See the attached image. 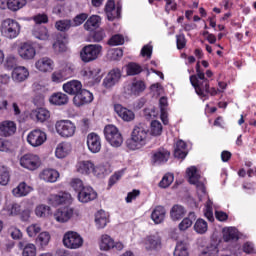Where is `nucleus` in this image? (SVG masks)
<instances>
[{
  "mask_svg": "<svg viewBox=\"0 0 256 256\" xmlns=\"http://www.w3.org/2000/svg\"><path fill=\"white\" fill-rule=\"evenodd\" d=\"M149 143V129L143 124L134 126L130 139L126 140V147L130 151L143 149Z\"/></svg>",
  "mask_w": 256,
  "mask_h": 256,
  "instance_id": "nucleus-1",
  "label": "nucleus"
},
{
  "mask_svg": "<svg viewBox=\"0 0 256 256\" xmlns=\"http://www.w3.org/2000/svg\"><path fill=\"white\" fill-rule=\"evenodd\" d=\"M190 83L194 87L197 95L202 99L207 97L205 93L209 87V79L205 78V72L201 70V64H196V75L190 76Z\"/></svg>",
  "mask_w": 256,
  "mask_h": 256,
  "instance_id": "nucleus-2",
  "label": "nucleus"
},
{
  "mask_svg": "<svg viewBox=\"0 0 256 256\" xmlns=\"http://www.w3.org/2000/svg\"><path fill=\"white\" fill-rule=\"evenodd\" d=\"M0 32L6 39H17L21 33V25L16 20L8 18L2 21Z\"/></svg>",
  "mask_w": 256,
  "mask_h": 256,
  "instance_id": "nucleus-3",
  "label": "nucleus"
},
{
  "mask_svg": "<svg viewBox=\"0 0 256 256\" xmlns=\"http://www.w3.org/2000/svg\"><path fill=\"white\" fill-rule=\"evenodd\" d=\"M102 51L103 46L100 44H88L80 51V59L83 63H91L99 59V55H101Z\"/></svg>",
  "mask_w": 256,
  "mask_h": 256,
  "instance_id": "nucleus-4",
  "label": "nucleus"
},
{
  "mask_svg": "<svg viewBox=\"0 0 256 256\" xmlns=\"http://www.w3.org/2000/svg\"><path fill=\"white\" fill-rule=\"evenodd\" d=\"M62 243L66 249H81L83 247V237L75 231H67Z\"/></svg>",
  "mask_w": 256,
  "mask_h": 256,
  "instance_id": "nucleus-5",
  "label": "nucleus"
},
{
  "mask_svg": "<svg viewBox=\"0 0 256 256\" xmlns=\"http://www.w3.org/2000/svg\"><path fill=\"white\" fill-rule=\"evenodd\" d=\"M122 77L123 70L119 68H112L103 79L102 85L105 87V89H113L115 85L120 83Z\"/></svg>",
  "mask_w": 256,
  "mask_h": 256,
  "instance_id": "nucleus-6",
  "label": "nucleus"
},
{
  "mask_svg": "<svg viewBox=\"0 0 256 256\" xmlns=\"http://www.w3.org/2000/svg\"><path fill=\"white\" fill-rule=\"evenodd\" d=\"M188 181L191 185H195L197 192L205 195V184L201 181V175L197 172V167L192 166L186 170Z\"/></svg>",
  "mask_w": 256,
  "mask_h": 256,
  "instance_id": "nucleus-7",
  "label": "nucleus"
},
{
  "mask_svg": "<svg viewBox=\"0 0 256 256\" xmlns=\"http://www.w3.org/2000/svg\"><path fill=\"white\" fill-rule=\"evenodd\" d=\"M77 127L70 120H60L56 123V131L61 137H73Z\"/></svg>",
  "mask_w": 256,
  "mask_h": 256,
  "instance_id": "nucleus-8",
  "label": "nucleus"
},
{
  "mask_svg": "<svg viewBox=\"0 0 256 256\" xmlns=\"http://www.w3.org/2000/svg\"><path fill=\"white\" fill-rule=\"evenodd\" d=\"M27 141L32 147H41L47 141V134L39 129L32 130L27 136Z\"/></svg>",
  "mask_w": 256,
  "mask_h": 256,
  "instance_id": "nucleus-9",
  "label": "nucleus"
},
{
  "mask_svg": "<svg viewBox=\"0 0 256 256\" xmlns=\"http://www.w3.org/2000/svg\"><path fill=\"white\" fill-rule=\"evenodd\" d=\"M70 77H73V67L71 65H65L60 70L54 71L51 75L53 83H63Z\"/></svg>",
  "mask_w": 256,
  "mask_h": 256,
  "instance_id": "nucleus-10",
  "label": "nucleus"
},
{
  "mask_svg": "<svg viewBox=\"0 0 256 256\" xmlns=\"http://www.w3.org/2000/svg\"><path fill=\"white\" fill-rule=\"evenodd\" d=\"M20 165L24 167V169L35 171L40 165L39 156L35 154H25L20 158Z\"/></svg>",
  "mask_w": 256,
  "mask_h": 256,
  "instance_id": "nucleus-11",
  "label": "nucleus"
},
{
  "mask_svg": "<svg viewBox=\"0 0 256 256\" xmlns=\"http://www.w3.org/2000/svg\"><path fill=\"white\" fill-rule=\"evenodd\" d=\"M93 102V93L86 89H82L81 92L77 93L73 98L75 107H83V105H89Z\"/></svg>",
  "mask_w": 256,
  "mask_h": 256,
  "instance_id": "nucleus-12",
  "label": "nucleus"
},
{
  "mask_svg": "<svg viewBox=\"0 0 256 256\" xmlns=\"http://www.w3.org/2000/svg\"><path fill=\"white\" fill-rule=\"evenodd\" d=\"M105 13L108 21H115V19L121 17V2H118L115 8V1L109 0L105 5Z\"/></svg>",
  "mask_w": 256,
  "mask_h": 256,
  "instance_id": "nucleus-13",
  "label": "nucleus"
},
{
  "mask_svg": "<svg viewBox=\"0 0 256 256\" xmlns=\"http://www.w3.org/2000/svg\"><path fill=\"white\" fill-rule=\"evenodd\" d=\"M18 53L20 57L25 61H31V59H35V56L37 55L35 47H33V45L29 42L22 43L18 49Z\"/></svg>",
  "mask_w": 256,
  "mask_h": 256,
  "instance_id": "nucleus-14",
  "label": "nucleus"
},
{
  "mask_svg": "<svg viewBox=\"0 0 256 256\" xmlns=\"http://www.w3.org/2000/svg\"><path fill=\"white\" fill-rule=\"evenodd\" d=\"M87 147L91 153L101 151V137L99 134L92 132L87 135Z\"/></svg>",
  "mask_w": 256,
  "mask_h": 256,
  "instance_id": "nucleus-15",
  "label": "nucleus"
},
{
  "mask_svg": "<svg viewBox=\"0 0 256 256\" xmlns=\"http://www.w3.org/2000/svg\"><path fill=\"white\" fill-rule=\"evenodd\" d=\"M169 157H171V152L165 148H159L152 155V163L153 165H163L169 161Z\"/></svg>",
  "mask_w": 256,
  "mask_h": 256,
  "instance_id": "nucleus-16",
  "label": "nucleus"
},
{
  "mask_svg": "<svg viewBox=\"0 0 256 256\" xmlns=\"http://www.w3.org/2000/svg\"><path fill=\"white\" fill-rule=\"evenodd\" d=\"M97 199V191L91 186H85L81 192L78 193V200L80 203H89Z\"/></svg>",
  "mask_w": 256,
  "mask_h": 256,
  "instance_id": "nucleus-17",
  "label": "nucleus"
},
{
  "mask_svg": "<svg viewBox=\"0 0 256 256\" xmlns=\"http://www.w3.org/2000/svg\"><path fill=\"white\" fill-rule=\"evenodd\" d=\"M71 199V194L67 192H60L58 194H52L48 197L49 205L52 207H59V205H63V203H67Z\"/></svg>",
  "mask_w": 256,
  "mask_h": 256,
  "instance_id": "nucleus-18",
  "label": "nucleus"
},
{
  "mask_svg": "<svg viewBox=\"0 0 256 256\" xmlns=\"http://www.w3.org/2000/svg\"><path fill=\"white\" fill-rule=\"evenodd\" d=\"M74 210L71 207H62L59 208L55 213H54V219L58 223H67L71 217H73Z\"/></svg>",
  "mask_w": 256,
  "mask_h": 256,
  "instance_id": "nucleus-19",
  "label": "nucleus"
},
{
  "mask_svg": "<svg viewBox=\"0 0 256 256\" xmlns=\"http://www.w3.org/2000/svg\"><path fill=\"white\" fill-rule=\"evenodd\" d=\"M83 90V84L79 80H71L63 84V91L74 97Z\"/></svg>",
  "mask_w": 256,
  "mask_h": 256,
  "instance_id": "nucleus-20",
  "label": "nucleus"
},
{
  "mask_svg": "<svg viewBox=\"0 0 256 256\" xmlns=\"http://www.w3.org/2000/svg\"><path fill=\"white\" fill-rule=\"evenodd\" d=\"M114 111L120 119L126 122H131L135 119V113L126 107H123L121 104H114Z\"/></svg>",
  "mask_w": 256,
  "mask_h": 256,
  "instance_id": "nucleus-21",
  "label": "nucleus"
},
{
  "mask_svg": "<svg viewBox=\"0 0 256 256\" xmlns=\"http://www.w3.org/2000/svg\"><path fill=\"white\" fill-rule=\"evenodd\" d=\"M35 67L42 73H50L55 67V62L49 57H42L36 61Z\"/></svg>",
  "mask_w": 256,
  "mask_h": 256,
  "instance_id": "nucleus-22",
  "label": "nucleus"
},
{
  "mask_svg": "<svg viewBox=\"0 0 256 256\" xmlns=\"http://www.w3.org/2000/svg\"><path fill=\"white\" fill-rule=\"evenodd\" d=\"M17 131V125L13 121H4L0 123V136L1 137H11L15 135Z\"/></svg>",
  "mask_w": 256,
  "mask_h": 256,
  "instance_id": "nucleus-23",
  "label": "nucleus"
},
{
  "mask_svg": "<svg viewBox=\"0 0 256 256\" xmlns=\"http://www.w3.org/2000/svg\"><path fill=\"white\" fill-rule=\"evenodd\" d=\"M12 79L16 83H23L29 79V70L23 66L14 68L12 71Z\"/></svg>",
  "mask_w": 256,
  "mask_h": 256,
  "instance_id": "nucleus-24",
  "label": "nucleus"
},
{
  "mask_svg": "<svg viewBox=\"0 0 256 256\" xmlns=\"http://www.w3.org/2000/svg\"><path fill=\"white\" fill-rule=\"evenodd\" d=\"M146 251H159L161 249V237L158 235H151L145 241Z\"/></svg>",
  "mask_w": 256,
  "mask_h": 256,
  "instance_id": "nucleus-25",
  "label": "nucleus"
},
{
  "mask_svg": "<svg viewBox=\"0 0 256 256\" xmlns=\"http://www.w3.org/2000/svg\"><path fill=\"white\" fill-rule=\"evenodd\" d=\"M30 116L32 119H36L39 123H45V121L51 117V113L45 108H37L31 111Z\"/></svg>",
  "mask_w": 256,
  "mask_h": 256,
  "instance_id": "nucleus-26",
  "label": "nucleus"
},
{
  "mask_svg": "<svg viewBox=\"0 0 256 256\" xmlns=\"http://www.w3.org/2000/svg\"><path fill=\"white\" fill-rule=\"evenodd\" d=\"M40 179L46 183H57L59 172L55 169H45L40 173Z\"/></svg>",
  "mask_w": 256,
  "mask_h": 256,
  "instance_id": "nucleus-27",
  "label": "nucleus"
},
{
  "mask_svg": "<svg viewBox=\"0 0 256 256\" xmlns=\"http://www.w3.org/2000/svg\"><path fill=\"white\" fill-rule=\"evenodd\" d=\"M32 35L40 41H47V39H49V31L47 30V27L39 24L34 25Z\"/></svg>",
  "mask_w": 256,
  "mask_h": 256,
  "instance_id": "nucleus-28",
  "label": "nucleus"
},
{
  "mask_svg": "<svg viewBox=\"0 0 256 256\" xmlns=\"http://www.w3.org/2000/svg\"><path fill=\"white\" fill-rule=\"evenodd\" d=\"M166 213L167 211L165 210V207L156 206L151 213V219L156 225H159L160 223H163V221H165Z\"/></svg>",
  "mask_w": 256,
  "mask_h": 256,
  "instance_id": "nucleus-29",
  "label": "nucleus"
},
{
  "mask_svg": "<svg viewBox=\"0 0 256 256\" xmlns=\"http://www.w3.org/2000/svg\"><path fill=\"white\" fill-rule=\"evenodd\" d=\"M94 165L91 160H83L77 163L76 169L81 175H90V173H93Z\"/></svg>",
  "mask_w": 256,
  "mask_h": 256,
  "instance_id": "nucleus-30",
  "label": "nucleus"
},
{
  "mask_svg": "<svg viewBox=\"0 0 256 256\" xmlns=\"http://www.w3.org/2000/svg\"><path fill=\"white\" fill-rule=\"evenodd\" d=\"M187 143L183 140H179L176 142L174 148V157L176 159H185L187 157Z\"/></svg>",
  "mask_w": 256,
  "mask_h": 256,
  "instance_id": "nucleus-31",
  "label": "nucleus"
},
{
  "mask_svg": "<svg viewBox=\"0 0 256 256\" xmlns=\"http://www.w3.org/2000/svg\"><path fill=\"white\" fill-rule=\"evenodd\" d=\"M49 101L52 105H67L69 103V96L63 92H57L50 97Z\"/></svg>",
  "mask_w": 256,
  "mask_h": 256,
  "instance_id": "nucleus-32",
  "label": "nucleus"
},
{
  "mask_svg": "<svg viewBox=\"0 0 256 256\" xmlns=\"http://www.w3.org/2000/svg\"><path fill=\"white\" fill-rule=\"evenodd\" d=\"M33 191L31 186L27 185L25 182H21L16 188L12 190L15 197H27V194Z\"/></svg>",
  "mask_w": 256,
  "mask_h": 256,
  "instance_id": "nucleus-33",
  "label": "nucleus"
},
{
  "mask_svg": "<svg viewBox=\"0 0 256 256\" xmlns=\"http://www.w3.org/2000/svg\"><path fill=\"white\" fill-rule=\"evenodd\" d=\"M95 223L97 229H105V227H107V223H109L107 213H105L103 210L98 211L95 215Z\"/></svg>",
  "mask_w": 256,
  "mask_h": 256,
  "instance_id": "nucleus-34",
  "label": "nucleus"
},
{
  "mask_svg": "<svg viewBox=\"0 0 256 256\" xmlns=\"http://www.w3.org/2000/svg\"><path fill=\"white\" fill-rule=\"evenodd\" d=\"M146 88L147 86L143 80H134L129 86L132 95H141Z\"/></svg>",
  "mask_w": 256,
  "mask_h": 256,
  "instance_id": "nucleus-35",
  "label": "nucleus"
},
{
  "mask_svg": "<svg viewBox=\"0 0 256 256\" xmlns=\"http://www.w3.org/2000/svg\"><path fill=\"white\" fill-rule=\"evenodd\" d=\"M239 239V234H237V229L235 227H228L223 229V241L229 243V241H237Z\"/></svg>",
  "mask_w": 256,
  "mask_h": 256,
  "instance_id": "nucleus-36",
  "label": "nucleus"
},
{
  "mask_svg": "<svg viewBox=\"0 0 256 256\" xmlns=\"http://www.w3.org/2000/svg\"><path fill=\"white\" fill-rule=\"evenodd\" d=\"M71 153V145L68 143H60L58 144L55 155L58 159H65L66 156Z\"/></svg>",
  "mask_w": 256,
  "mask_h": 256,
  "instance_id": "nucleus-37",
  "label": "nucleus"
},
{
  "mask_svg": "<svg viewBox=\"0 0 256 256\" xmlns=\"http://www.w3.org/2000/svg\"><path fill=\"white\" fill-rule=\"evenodd\" d=\"M115 248V240L111 236L104 234L101 237L100 249L101 251H109V249Z\"/></svg>",
  "mask_w": 256,
  "mask_h": 256,
  "instance_id": "nucleus-38",
  "label": "nucleus"
},
{
  "mask_svg": "<svg viewBox=\"0 0 256 256\" xmlns=\"http://www.w3.org/2000/svg\"><path fill=\"white\" fill-rule=\"evenodd\" d=\"M101 25V17L97 15L91 16L84 24V29L86 31H93Z\"/></svg>",
  "mask_w": 256,
  "mask_h": 256,
  "instance_id": "nucleus-39",
  "label": "nucleus"
},
{
  "mask_svg": "<svg viewBox=\"0 0 256 256\" xmlns=\"http://www.w3.org/2000/svg\"><path fill=\"white\" fill-rule=\"evenodd\" d=\"M170 216L173 221L183 219L185 217V208L179 204L174 205L170 211Z\"/></svg>",
  "mask_w": 256,
  "mask_h": 256,
  "instance_id": "nucleus-40",
  "label": "nucleus"
},
{
  "mask_svg": "<svg viewBox=\"0 0 256 256\" xmlns=\"http://www.w3.org/2000/svg\"><path fill=\"white\" fill-rule=\"evenodd\" d=\"M27 5V0H7V8L10 11H19V9H23Z\"/></svg>",
  "mask_w": 256,
  "mask_h": 256,
  "instance_id": "nucleus-41",
  "label": "nucleus"
},
{
  "mask_svg": "<svg viewBox=\"0 0 256 256\" xmlns=\"http://www.w3.org/2000/svg\"><path fill=\"white\" fill-rule=\"evenodd\" d=\"M196 216L195 212H190L187 218H184L179 224L180 231H187L191 225H193V221H195Z\"/></svg>",
  "mask_w": 256,
  "mask_h": 256,
  "instance_id": "nucleus-42",
  "label": "nucleus"
},
{
  "mask_svg": "<svg viewBox=\"0 0 256 256\" xmlns=\"http://www.w3.org/2000/svg\"><path fill=\"white\" fill-rule=\"evenodd\" d=\"M22 256H37V247L33 243L24 240Z\"/></svg>",
  "mask_w": 256,
  "mask_h": 256,
  "instance_id": "nucleus-43",
  "label": "nucleus"
},
{
  "mask_svg": "<svg viewBox=\"0 0 256 256\" xmlns=\"http://www.w3.org/2000/svg\"><path fill=\"white\" fill-rule=\"evenodd\" d=\"M207 229V221H205L204 219L200 218L194 224V231H196V233H198L199 235L207 233Z\"/></svg>",
  "mask_w": 256,
  "mask_h": 256,
  "instance_id": "nucleus-44",
  "label": "nucleus"
},
{
  "mask_svg": "<svg viewBox=\"0 0 256 256\" xmlns=\"http://www.w3.org/2000/svg\"><path fill=\"white\" fill-rule=\"evenodd\" d=\"M51 241V234L47 231L41 232L36 238V243L42 247H47Z\"/></svg>",
  "mask_w": 256,
  "mask_h": 256,
  "instance_id": "nucleus-45",
  "label": "nucleus"
},
{
  "mask_svg": "<svg viewBox=\"0 0 256 256\" xmlns=\"http://www.w3.org/2000/svg\"><path fill=\"white\" fill-rule=\"evenodd\" d=\"M163 133V125L157 120L151 122L150 134L154 137H159Z\"/></svg>",
  "mask_w": 256,
  "mask_h": 256,
  "instance_id": "nucleus-46",
  "label": "nucleus"
},
{
  "mask_svg": "<svg viewBox=\"0 0 256 256\" xmlns=\"http://www.w3.org/2000/svg\"><path fill=\"white\" fill-rule=\"evenodd\" d=\"M119 133V129L112 124L107 125L104 128V135L107 141H113V136Z\"/></svg>",
  "mask_w": 256,
  "mask_h": 256,
  "instance_id": "nucleus-47",
  "label": "nucleus"
},
{
  "mask_svg": "<svg viewBox=\"0 0 256 256\" xmlns=\"http://www.w3.org/2000/svg\"><path fill=\"white\" fill-rule=\"evenodd\" d=\"M143 71V68L135 62H131L126 66V73L127 75L133 76V75H139Z\"/></svg>",
  "mask_w": 256,
  "mask_h": 256,
  "instance_id": "nucleus-48",
  "label": "nucleus"
},
{
  "mask_svg": "<svg viewBox=\"0 0 256 256\" xmlns=\"http://www.w3.org/2000/svg\"><path fill=\"white\" fill-rule=\"evenodd\" d=\"M174 256H189V249L187 248V244L178 242L174 250Z\"/></svg>",
  "mask_w": 256,
  "mask_h": 256,
  "instance_id": "nucleus-49",
  "label": "nucleus"
},
{
  "mask_svg": "<svg viewBox=\"0 0 256 256\" xmlns=\"http://www.w3.org/2000/svg\"><path fill=\"white\" fill-rule=\"evenodd\" d=\"M10 179L9 169L5 166H0V185H7Z\"/></svg>",
  "mask_w": 256,
  "mask_h": 256,
  "instance_id": "nucleus-50",
  "label": "nucleus"
},
{
  "mask_svg": "<svg viewBox=\"0 0 256 256\" xmlns=\"http://www.w3.org/2000/svg\"><path fill=\"white\" fill-rule=\"evenodd\" d=\"M53 49L57 53H65L67 51V42L65 39H57L53 44Z\"/></svg>",
  "mask_w": 256,
  "mask_h": 256,
  "instance_id": "nucleus-51",
  "label": "nucleus"
},
{
  "mask_svg": "<svg viewBox=\"0 0 256 256\" xmlns=\"http://www.w3.org/2000/svg\"><path fill=\"white\" fill-rule=\"evenodd\" d=\"M174 179L175 176L172 173L166 174L159 182V187H161V189H167V187H169L171 183H173Z\"/></svg>",
  "mask_w": 256,
  "mask_h": 256,
  "instance_id": "nucleus-52",
  "label": "nucleus"
},
{
  "mask_svg": "<svg viewBox=\"0 0 256 256\" xmlns=\"http://www.w3.org/2000/svg\"><path fill=\"white\" fill-rule=\"evenodd\" d=\"M55 27L58 31H69L73 27L71 20L57 21Z\"/></svg>",
  "mask_w": 256,
  "mask_h": 256,
  "instance_id": "nucleus-53",
  "label": "nucleus"
},
{
  "mask_svg": "<svg viewBox=\"0 0 256 256\" xmlns=\"http://www.w3.org/2000/svg\"><path fill=\"white\" fill-rule=\"evenodd\" d=\"M107 141L112 147H121V145H123V136L121 135V132L118 131L112 136V140Z\"/></svg>",
  "mask_w": 256,
  "mask_h": 256,
  "instance_id": "nucleus-54",
  "label": "nucleus"
},
{
  "mask_svg": "<svg viewBox=\"0 0 256 256\" xmlns=\"http://www.w3.org/2000/svg\"><path fill=\"white\" fill-rule=\"evenodd\" d=\"M89 17V15H87V13H81L78 14L76 17H74V19L71 21L72 23V27H79V25H83V23H85V21H87V18Z\"/></svg>",
  "mask_w": 256,
  "mask_h": 256,
  "instance_id": "nucleus-55",
  "label": "nucleus"
},
{
  "mask_svg": "<svg viewBox=\"0 0 256 256\" xmlns=\"http://www.w3.org/2000/svg\"><path fill=\"white\" fill-rule=\"evenodd\" d=\"M123 43H125V38L123 37V35L120 34L112 36L108 41V45L112 47H116L117 45H123Z\"/></svg>",
  "mask_w": 256,
  "mask_h": 256,
  "instance_id": "nucleus-56",
  "label": "nucleus"
},
{
  "mask_svg": "<svg viewBox=\"0 0 256 256\" xmlns=\"http://www.w3.org/2000/svg\"><path fill=\"white\" fill-rule=\"evenodd\" d=\"M202 255L217 256L219 255V247H217V244H210L202 251Z\"/></svg>",
  "mask_w": 256,
  "mask_h": 256,
  "instance_id": "nucleus-57",
  "label": "nucleus"
},
{
  "mask_svg": "<svg viewBox=\"0 0 256 256\" xmlns=\"http://www.w3.org/2000/svg\"><path fill=\"white\" fill-rule=\"evenodd\" d=\"M71 187L76 191V193H81L83 191V188L85 187L83 185V181L79 178H73L70 182Z\"/></svg>",
  "mask_w": 256,
  "mask_h": 256,
  "instance_id": "nucleus-58",
  "label": "nucleus"
},
{
  "mask_svg": "<svg viewBox=\"0 0 256 256\" xmlns=\"http://www.w3.org/2000/svg\"><path fill=\"white\" fill-rule=\"evenodd\" d=\"M50 207L46 205H39L35 209V214L37 217H46L49 215Z\"/></svg>",
  "mask_w": 256,
  "mask_h": 256,
  "instance_id": "nucleus-59",
  "label": "nucleus"
},
{
  "mask_svg": "<svg viewBox=\"0 0 256 256\" xmlns=\"http://www.w3.org/2000/svg\"><path fill=\"white\" fill-rule=\"evenodd\" d=\"M105 37H107V35L105 34V30L95 31L91 35V39L94 43H101V41H103Z\"/></svg>",
  "mask_w": 256,
  "mask_h": 256,
  "instance_id": "nucleus-60",
  "label": "nucleus"
},
{
  "mask_svg": "<svg viewBox=\"0 0 256 256\" xmlns=\"http://www.w3.org/2000/svg\"><path fill=\"white\" fill-rule=\"evenodd\" d=\"M176 45L179 51H181V49H185L187 46V39L185 38V34L176 35Z\"/></svg>",
  "mask_w": 256,
  "mask_h": 256,
  "instance_id": "nucleus-61",
  "label": "nucleus"
},
{
  "mask_svg": "<svg viewBox=\"0 0 256 256\" xmlns=\"http://www.w3.org/2000/svg\"><path fill=\"white\" fill-rule=\"evenodd\" d=\"M6 211L12 216L19 215L21 213V206L19 204H10L7 206Z\"/></svg>",
  "mask_w": 256,
  "mask_h": 256,
  "instance_id": "nucleus-62",
  "label": "nucleus"
},
{
  "mask_svg": "<svg viewBox=\"0 0 256 256\" xmlns=\"http://www.w3.org/2000/svg\"><path fill=\"white\" fill-rule=\"evenodd\" d=\"M26 231L29 237H35L37 233H41V226H39L38 224H31L27 227Z\"/></svg>",
  "mask_w": 256,
  "mask_h": 256,
  "instance_id": "nucleus-63",
  "label": "nucleus"
},
{
  "mask_svg": "<svg viewBox=\"0 0 256 256\" xmlns=\"http://www.w3.org/2000/svg\"><path fill=\"white\" fill-rule=\"evenodd\" d=\"M92 173L95 177H104L107 173V169H105V166L103 165L93 166Z\"/></svg>",
  "mask_w": 256,
  "mask_h": 256,
  "instance_id": "nucleus-64",
  "label": "nucleus"
}]
</instances>
